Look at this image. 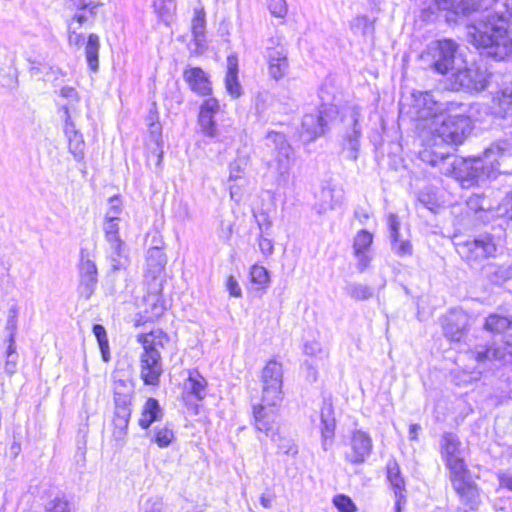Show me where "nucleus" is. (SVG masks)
<instances>
[{"label": "nucleus", "instance_id": "nucleus-1", "mask_svg": "<svg viewBox=\"0 0 512 512\" xmlns=\"http://www.w3.org/2000/svg\"><path fill=\"white\" fill-rule=\"evenodd\" d=\"M435 5L455 16L482 11L467 27L468 41L496 60L512 56V0H435Z\"/></svg>", "mask_w": 512, "mask_h": 512}, {"label": "nucleus", "instance_id": "nucleus-2", "mask_svg": "<svg viewBox=\"0 0 512 512\" xmlns=\"http://www.w3.org/2000/svg\"><path fill=\"white\" fill-rule=\"evenodd\" d=\"M420 158L439 167L442 174L453 177L462 188H470L506 173L507 170L501 168L512 158V146L507 141L493 143L482 154L468 158L425 149L420 152Z\"/></svg>", "mask_w": 512, "mask_h": 512}, {"label": "nucleus", "instance_id": "nucleus-3", "mask_svg": "<svg viewBox=\"0 0 512 512\" xmlns=\"http://www.w3.org/2000/svg\"><path fill=\"white\" fill-rule=\"evenodd\" d=\"M484 329L493 334V340L491 343H477L467 351L469 359L475 362V365L464 368L470 382L479 380L488 364H504L512 360V319L497 313L490 314L485 319Z\"/></svg>", "mask_w": 512, "mask_h": 512}, {"label": "nucleus", "instance_id": "nucleus-4", "mask_svg": "<svg viewBox=\"0 0 512 512\" xmlns=\"http://www.w3.org/2000/svg\"><path fill=\"white\" fill-rule=\"evenodd\" d=\"M261 382L262 402L252 407L253 424L257 431L270 436L274 440L277 407L283 400L282 364L275 359L269 360L262 370Z\"/></svg>", "mask_w": 512, "mask_h": 512}, {"label": "nucleus", "instance_id": "nucleus-5", "mask_svg": "<svg viewBox=\"0 0 512 512\" xmlns=\"http://www.w3.org/2000/svg\"><path fill=\"white\" fill-rule=\"evenodd\" d=\"M472 109L470 103L447 101L444 111L429 124L432 135L447 144L459 145L472 130Z\"/></svg>", "mask_w": 512, "mask_h": 512}, {"label": "nucleus", "instance_id": "nucleus-6", "mask_svg": "<svg viewBox=\"0 0 512 512\" xmlns=\"http://www.w3.org/2000/svg\"><path fill=\"white\" fill-rule=\"evenodd\" d=\"M137 340L143 346V353L140 357L141 379L145 385H158L163 373L159 349L164 347L169 341V337L161 329H156L138 335Z\"/></svg>", "mask_w": 512, "mask_h": 512}, {"label": "nucleus", "instance_id": "nucleus-7", "mask_svg": "<svg viewBox=\"0 0 512 512\" xmlns=\"http://www.w3.org/2000/svg\"><path fill=\"white\" fill-rule=\"evenodd\" d=\"M266 146L272 153V159L268 163L269 169L275 174L277 185L286 187L290 180V170L295 162L293 148L283 133L275 131L267 133Z\"/></svg>", "mask_w": 512, "mask_h": 512}, {"label": "nucleus", "instance_id": "nucleus-8", "mask_svg": "<svg viewBox=\"0 0 512 512\" xmlns=\"http://www.w3.org/2000/svg\"><path fill=\"white\" fill-rule=\"evenodd\" d=\"M338 114L339 111L335 104L322 102L314 112L306 113L303 116L300 137L309 142L324 135Z\"/></svg>", "mask_w": 512, "mask_h": 512}, {"label": "nucleus", "instance_id": "nucleus-9", "mask_svg": "<svg viewBox=\"0 0 512 512\" xmlns=\"http://www.w3.org/2000/svg\"><path fill=\"white\" fill-rule=\"evenodd\" d=\"M458 44L452 39L432 41L426 49L425 57L430 61L431 68L438 74H448L455 68Z\"/></svg>", "mask_w": 512, "mask_h": 512}, {"label": "nucleus", "instance_id": "nucleus-10", "mask_svg": "<svg viewBox=\"0 0 512 512\" xmlns=\"http://www.w3.org/2000/svg\"><path fill=\"white\" fill-rule=\"evenodd\" d=\"M265 58L268 64V74L273 80L279 81L287 75L289 60L284 36L277 34L267 39Z\"/></svg>", "mask_w": 512, "mask_h": 512}, {"label": "nucleus", "instance_id": "nucleus-11", "mask_svg": "<svg viewBox=\"0 0 512 512\" xmlns=\"http://www.w3.org/2000/svg\"><path fill=\"white\" fill-rule=\"evenodd\" d=\"M445 109V103L440 102L431 91H414L411 94V108L409 113L419 121H431L438 117Z\"/></svg>", "mask_w": 512, "mask_h": 512}, {"label": "nucleus", "instance_id": "nucleus-12", "mask_svg": "<svg viewBox=\"0 0 512 512\" xmlns=\"http://www.w3.org/2000/svg\"><path fill=\"white\" fill-rule=\"evenodd\" d=\"M79 286L78 291L81 297L86 300L94 294L98 284V269L93 253L87 248H81L79 254Z\"/></svg>", "mask_w": 512, "mask_h": 512}, {"label": "nucleus", "instance_id": "nucleus-13", "mask_svg": "<svg viewBox=\"0 0 512 512\" xmlns=\"http://www.w3.org/2000/svg\"><path fill=\"white\" fill-rule=\"evenodd\" d=\"M497 244L492 234L482 233L462 244H458V253L468 261H481L494 257Z\"/></svg>", "mask_w": 512, "mask_h": 512}, {"label": "nucleus", "instance_id": "nucleus-14", "mask_svg": "<svg viewBox=\"0 0 512 512\" xmlns=\"http://www.w3.org/2000/svg\"><path fill=\"white\" fill-rule=\"evenodd\" d=\"M440 452L450 475L468 469L464 461L461 441L455 433H443L440 439Z\"/></svg>", "mask_w": 512, "mask_h": 512}, {"label": "nucleus", "instance_id": "nucleus-15", "mask_svg": "<svg viewBox=\"0 0 512 512\" xmlns=\"http://www.w3.org/2000/svg\"><path fill=\"white\" fill-rule=\"evenodd\" d=\"M219 112L220 102L214 97H209L200 104L197 125L201 134L213 142L220 140V129L216 121Z\"/></svg>", "mask_w": 512, "mask_h": 512}, {"label": "nucleus", "instance_id": "nucleus-16", "mask_svg": "<svg viewBox=\"0 0 512 512\" xmlns=\"http://www.w3.org/2000/svg\"><path fill=\"white\" fill-rule=\"evenodd\" d=\"M488 79L487 70L474 64L458 68L452 73V84L455 89L482 91L487 87Z\"/></svg>", "mask_w": 512, "mask_h": 512}, {"label": "nucleus", "instance_id": "nucleus-17", "mask_svg": "<svg viewBox=\"0 0 512 512\" xmlns=\"http://www.w3.org/2000/svg\"><path fill=\"white\" fill-rule=\"evenodd\" d=\"M387 229L389 234L391 251L399 257H408L413 254V246L410 240L409 229L401 230V223L398 215L389 213L387 215Z\"/></svg>", "mask_w": 512, "mask_h": 512}, {"label": "nucleus", "instance_id": "nucleus-18", "mask_svg": "<svg viewBox=\"0 0 512 512\" xmlns=\"http://www.w3.org/2000/svg\"><path fill=\"white\" fill-rule=\"evenodd\" d=\"M450 480L462 504L471 510L475 509L479 503V492L470 471L466 469L454 473L450 475Z\"/></svg>", "mask_w": 512, "mask_h": 512}, {"label": "nucleus", "instance_id": "nucleus-19", "mask_svg": "<svg viewBox=\"0 0 512 512\" xmlns=\"http://www.w3.org/2000/svg\"><path fill=\"white\" fill-rule=\"evenodd\" d=\"M349 446L350 450L345 453V460L353 465H360L372 454L373 441L368 432L357 429L351 434Z\"/></svg>", "mask_w": 512, "mask_h": 512}, {"label": "nucleus", "instance_id": "nucleus-20", "mask_svg": "<svg viewBox=\"0 0 512 512\" xmlns=\"http://www.w3.org/2000/svg\"><path fill=\"white\" fill-rule=\"evenodd\" d=\"M386 478L395 498L394 512H402L407 504L406 483L395 459L388 460L386 464Z\"/></svg>", "mask_w": 512, "mask_h": 512}, {"label": "nucleus", "instance_id": "nucleus-21", "mask_svg": "<svg viewBox=\"0 0 512 512\" xmlns=\"http://www.w3.org/2000/svg\"><path fill=\"white\" fill-rule=\"evenodd\" d=\"M352 128L348 130L343 138V149L346 152V158L356 161L358 158V152L360 148V137L362 129L360 121L363 118L362 108L359 106H353L350 110L349 115Z\"/></svg>", "mask_w": 512, "mask_h": 512}, {"label": "nucleus", "instance_id": "nucleus-22", "mask_svg": "<svg viewBox=\"0 0 512 512\" xmlns=\"http://www.w3.org/2000/svg\"><path fill=\"white\" fill-rule=\"evenodd\" d=\"M336 420L330 398H324L320 410L321 446L324 451L332 448L335 437Z\"/></svg>", "mask_w": 512, "mask_h": 512}, {"label": "nucleus", "instance_id": "nucleus-23", "mask_svg": "<svg viewBox=\"0 0 512 512\" xmlns=\"http://www.w3.org/2000/svg\"><path fill=\"white\" fill-rule=\"evenodd\" d=\"M62 110L64 113V133L68 139L69 152L77 162H81L85 155V142L83 135L76 129L75 124L71 119L69 108L67 106H63Z\"/></svg>", "mask_w": 512, "mask_h": 512}, {"label": "nucleus", "instance_id": "nucleus-24", "mask_svg": "<svg viewBox=\"0 0 512 512\" xmlns=\"http://www.w3.org/2000/svg\"><path fill=\"white\" fill-rule=\"evenodd\" d=\"M105 257L112 272L125 270L129 265L128 249L122 239L105 242Z\"/></svg>", "mask_w": 512, "mask_h": 512}, {"label": "nucleus", "instance_id": "nucleus-25", "mask_svg": "<svg viewBox=\"0 0 512 512\" xmlns=\"http://www.w3.org/2000/svg\"><path fill=\"white\" fill-rule=\"evenodd\" d=\"M207 380L198 370L188 371V377L183 384V395L187 401H202L207 394Z\"/></svg>", "mask_w": 512, "mask_h": 512}, {"label": "nucleus", "instance_id": "nucleus-26", "mask_svg": "<svg viewBox=\"0 0 512 512\" xmlns=\"http://www.w3.org/2000/svg\"><path fill=\"white\" fill-rule=\"evenodd\" d=\"M183 78L191 91L199 96H209L212 86L208 74L200 67H190L184 70Z\"/></svg>", "mask_w": 512, "mask_h": 512}, {"label": "nucleus", "instance_id": "nucleus-27", "mask_svg": "<svg viewBox=\"0 0 512 512\" xmlns=\"http://www.w3.org/2000/svg\"><path fill=\"white\" fill-rule=\"evenodd\" d=\"M239 63L238 56L236 53L229 54L227 56V69L224 78L225 89L227 93L233 98H239L242 93V86L239 81Z\"/></svg>", "mask_w": 512, "mask_h": 512}, {"label": "nucleus", "instance_id": "nucleus-28", "mask_svg": "<svg viewBox=\"0 0 512 512\" xmlns=\"http://www.w3.org/2000/svg\"><path fill=\"white\" fill-rule=\"evenodd\" d=\"M467 319L464 315L451 314L444 319L443 333L451 342L460 343L466 336Z\"/></svg>", "mask_w": 512, "mask_h": 512}, {"label": "nucleus", "instance_id": "nucleus-29", "mask_svg": "<svg viewBox=\"0 0 512 512\" xmlns=\"http://www.w3.org/2000/svg\"><path fill=\"white\" fill-rule=\"evenodd\" d=\"M205 11L202 7L194 9V16L192 19V35L191 48L195 53H201L205 48V29L206 19Z\"/></svg>", "mask_w": 512, "mask_h": 512}, {"label": "nucleus", "instance_id": "nucleus-30", "mask_svg": "<svg viewBox=\"0 0 512 512\" xmlns=\"http://www.w3.org/2000/svg\"><path fill=\"white\" fill-rule=\"evenodd\" d=\"M162 417L163 410L159 404V401L153 397H150L146 400L143 406L138 424L141 429L147 430L153 423L160 421Z\"/></svg>", "mask_w": 512, "mask_h": 512}, {"label": "nucleus", "instance_id": "nucleus-31", "mask_svg": "<svg viewBox=\"0 0 512 512\" xmlns=\"http://www.w3.org/2000/svg\"><path fill=\"white\" fill-rule=\"evenodd\" d=\"M341 195H335V189L332 187H323L317 195V201L314 204V209L321 215L329 210L334 209L341 201Z\"/></svg>", "mask_w": 512, "mask_h": 512}, {"label": "nucleus", "instance_id": "nucleus-32", "mask_svg": "<svg viewBox=\"0 0 512 512\" xmlns=\"http://www.w3.org/2000/svg\"><path fill=\"white\" fill-rule=\"evenodd\" d=\"M113 392H114V404H131L132 396L134 393V386L130 379L117 378L115 374L113 376Z\"/></svg>", "mask_w": 512, "mask_h": 512}, {"label": "nucleus", "instance_id": "nucleus-33", "mask_svg": "<svg viewBox=\"0 0 512 512\" xmlns=\"http://www.w3.org/2000/svg\"><path fill=\"white\" fill-rule=\"evenodd\" d=\"M147 271L152 278L159 276L164 270L167 258L163 250L159 247H151L147 251Z\"/></svg>", "mask_w": 512, "mask_h": 512}, {"label": "nucleus", "instance_id": "nucleus-34", "mask_svg": "<svg viewBox=\"0 0 512 512\" xmlns=\"http://www.w3.org/2000/svg\"><path fill=\"white\" fill-rule=\"evenodd\" d=\"M494 103L498 105L495 112L502 118L508 119L512 116V83L503 86L493 97Z\"/></svg>", "mask_w": 512, "mask_h": 512}, {"label": "nucleus", "instance_id": "nucleus-35", "mask_svg": "<svg viewBox=\"0 0 512 512\" xmlns=\"http://www.w3.org/2000/svg\"><path fill=\"white\" fill-rule=\"evenodd\" d=\"M100 39L97 34L91 33L85 45V58L89 69L96 73L99 69Z\"/></svg>", "mask_w": 512, "mask_h": 512}, {"label": "nucleus", "instance_id": "nucleus-36", "mask_svg": "<svg viewBox=\"0 0 512 512\" xmlns=\"http://www.w3.org/2000/svg\"><path fill=\"white\" fill-rule=\"evenodd\" d=\"M151 442H154L159 448L169 447L175 440V433L172 425H156L151 431Z\"/></svg>", "mask_w": 512, "mask_h": 512}, {"label": "nucleus", "instance_id": "nucleus-37", "mask_svg": "<svg viewBox=\"0 0 512 512\" xmlns=\"http://www.w3.org/2000/svg\"><path fill=\"white\" fill-rule=\"evenodd\" d=\"M99 6V3L94 2L87 6V8H76L77 12L69 23L68 30H72L74 27L81 28L84 24L92 23Z\"/></svg>", "mask_w": 512, "mask_h": 512}, {"label": "nucleus", "instance_id": "nucleus-38", "mask_svg": "<svg viewBox=\"0 0 512 512\" xmlns=\"http://www.w3.org/2000/svg\"><path fill=\"white\" fill-rule=\"evenodd\" d=\"M153 8L159 20L169 25L176 11V2L175 0H155Z\"/></svg>", "mask_w": 512, "mask_h": 512}, {"label": "nucleus", "instance_id": "nucleus-39", "mask_svg": "<svg viewBox=\"0 0 512 512\" xmlns=\"http://www.w3.org/2000/svg\"><path fill=\"white\" fill-rule=\"evenodd\" d=\"M158 116H157V113L155 112H152L150 111L149 113V117H148V120L150 121V124H149V131H150V136L152 138V140L155 142V144L157 145V162H156V165L157 166H160L161 163H162V160H163V150L161 148V145H162V139H161V125L159 122H155V120H157Z\"/></svg>", "mask_w": 512, "mask_h": 512}, {"label": "nucleus", "instance_id": "nucleus-40", "mask_svg": "<svg viewBox=\"0 0 512 512\" xmlns=\"http://www.w3.org/2000/svg\"><path fill=\"white\" fill-rule=\"evenodd\" d=\"M350 30L355 35L367 36L369 34H373L374 32V24L366 15L356 16L350 22Z\"/></svg>", "mask_w": 512, "mask_h": 512}, {"label": "nucleus", "instance_id": "nucleus-41", "mask_svg": "<svg viewBox=\"0 0 512 512\" xmlns=\"http://www.w3.org/2000/svg\"><path fill=\"white\" fill-rule=\"evenodd\" d=\"M44 512H71V505L63 493H58L44 504Z\"/></svg>", "mask_w": 512, "mask_h": 512}, {"label": "nucleus", "instance_id": "nucleus-42", "mask_svg": "<svg viewBox=\"0 0 512 512\" xmlns=\"http://www.w3.org/2000/svg\"><path fill=\"white\" fill-rule=\"evenodd\" d=\"M92 331L97 339L103 361L108 362L110 359L109 342L104 326L101 324H94Z\"/></svg>", "mask_w": 512, "mask_h": 512}, {"label": "nucleus", "instance_id": "nucleus-43", "mask_svg": "<svg viewBox=\"0 0 512 512\" xmlns=\"http://www.w3.org/2000/svg\"><path fill=\"white\" fill-rule=\"evenodd\" d=\"M250 279L253 284L258 285L260 288H265L270 282V274L265 267L254 264L250 268Z\"/></svg>", "mask_w": 512, "mask_h": 512}, {"label": "nucleus", "instance_id": "nucleus-44", "mask_svg": "<svg viewBox=\"0 0 512 512\" xmlns=\"http://www.w3.org/2000/svg\"><path fill=\"white\" fill-rule=\"evenodd\" d=\"M348 295L355 300H367L374 294L373 288L360 283H352L346 288Z\"/></svg>", "mask_w": 512, "mask_h": 512}, {"label": "nucleus", "instance_id": "nucleus-45", "mask_svg": "<svg viewBox=\"0 0 512 512\" xmlns=\"http://www.w3.org/2000/svg\"><path fill=\"white\" fill-rule=\"evenodd\" d=\"M373 243V235L367 230H360L353 243L354 253L370 251V247Z\"/></svg>", "mask_w": 512, "mask_h": 512}, {"label": "nucleus", "instance_id": "nucleus-46", "mask_svg": "<svg viewBox=\"0 0 512 512\" xmlns=\"http://www.w3.org/2000/svg\"><path fill=\"white\" fill-rule=\"evenodd\" d=\"M418 201L430 211H434L438 206L437 195L431 187H425L419 192Z\"/></svg>", "mask_w": 512, "mask_h": 512}, {"label": "nucleus", "instance_id": "nucleus-47", "mask_svg": "<svg viewBox=\"0 0 512 512\" xmlns=\"http://www.w3.org/2000/svg\"><path fill=\"white\" fill-rule=\"evenodd\" d=\"M119 223H120V220L104 218L103 232H104L105 242L121 239L120 234H119V229H120Z\"/></svg>", "mask_w": 512, "mask_h": 512}, {"label": "nucleus", "instance_id": "nucleus-48", "mask_svg": "<svg viewBox=\"0 0 512 512\" xmlns=\"http://www.w3.org/2000/svg\"><path fill=\"white\" fill-rule=\"evenodd\" d=\"M17 318L18 308L16 305L10 307L8 311V317L6 321V330L8 331V337L6 342H14L17 334Z\"/></svg>", "mask_w": 512, "mask_h": 512}, {"label": "nucleus", "instance_id": "nucleus-49", "mask_svg": "<svg viewBox=\"0 0 512 512\" xmlns=\"http://www.w3.org/2000/svg\"><path fill=\"white\" fill-rule=\"evenodd\" d=\"M332 503L338 512H356L357 507L351 497L345 494H337L333 497Z\"/></svg>", "mask_w": 512, "mask_h": 512}, {"label": "nucleus", "instance_id": "nucleus-50", "mask_svg": "<svg viewBox=\"0 0 512 512\" xmlns=\"http://www.w3.org/2000/svg\"><path fill=\"white\" fill-rule=\"evenodd\" d=\"M303 353L318 360L325 359L328 354L316 340L306 341L303 345Z\"/></svg>", "mask_w": 512, "mask_h": 512}, {"label": "nucleus", "instance_id": "nucleus-51", "mask_svg": "<svg viewBox=\"0 0 512 512\" xmlns=\"http://www.w3.org/2000/svg\"><path fill=\"white\" fill-rule=\"evenodd\" d=\"M18 353L16 352V341L7 342L5 371L8 374L15 373L17 369Z\"/></svg>", "mask_w": 512, "mask_h": 512}, {"label": "nucleus", "instance_id": "nucleus-52", "mask_svg": "<svg viewBox=\"0 0 512 512\" xmlns=\"http://www.w3.org/2000/svg\"><path fill=\"white\" fill-rule=\"evenodd\" d=\"M273 100L272 95L267 92H259L255 98V110L259 117H262L270 108Z\"/></svg>", "mask_w": 512, "mask_h": 512}, {"label": "nucleus", "instance_id": "nucleus-53", "mask_svg": "<svg viewBox=\"0 0 512 512\" xmlns=\"http://www.w3.org/2000/svg\"><path fill=\"white\" fill-rule=\"evenodd\" d=\"M268 9L272 16L284 19L288 13L286 0H269Z\"/></svg>", "mask_w": 512, "mask_h": 512}, {"label": "nucleus", "instance_id": "nucleus-54", "mask_svg": "<svg viewBox=\"0 0 512 512\" xmlns=\"http://www.w3.org/2000/svg\"><path fill=\"white\" fill-rule=\"evenodd\" d=\"M122 213V204L118 196L109 198V208L104 218H111L113 220H120V214Z\"/></svg>", "mask_w": 512, "mask_h": 512}, {"label": "nucleus", "instance_id": "nucleus-55", "mask_svg": "<svg viewBox=\"0 0 512 512\" xmlns=\"http://www.w3.org/2000/svg\"><path fill=\"white\" fill-rule=\"evenodd\" d=\"M246 167L244 159H236L229 165V181H236L241 179Z\"/></svg>", "mask_w": 512, "mask_h": 512}, {"label": "nucleus", "instance_id": "nucleus-56", "mask_svg": "<svg viewBox=\"0 0 512 512\" xmlns=\"http://www.w3.org/2000/svg\"><path fill=\"white\" fill-rule=\"evenodd\" d=\"M275 427H276V435L274 437V442H276L277 440L280 441V443L278 444V448L281 452H283L284 454H296L297 453V450L295 449L294 445L292 444V442L288 439H282L280 437V435L278 434V427H277V423L275 422ZM266 437H269L272 441L273 439L270 437V436H267L265 434Z\"/></svg>", "mask_w": 512, "mask_h": 512}, {"label": "nucleus", "instance_id": "nucleus-57", "mask_svg": "<svg viewBox=\"0 0 512 512\" xmlns=\"http://www.w3.org/2000/svg\"><path fill=\"white\" fill-rule=\"evenodd\" d=\"M258 245L261 253L268 257L273 254L274 251V244L271 238H269V235L266 234H259L258 237Z\"/></svg>", "mask_w": 512, "mask_h": 512}, {"label": "nucleus", "instance_id": "nucleus-58", "mask_svg": "<svg viewBox=\"0 0 512 512\" xmlns=\"http://www.w3.org/2000/svg\"><path fill=\"white\" fill-rule=\"evenodd\" d=\"M467 207L474 212L484 211L486 209L485 198L482 195L474 194L468 198Z\"/></svg>", "mask_w": 512, "mask_h": 512}, {"label": "nucleus", "instance_id": "nucleus-59", "mask_svg": "<svg viewBox=\"0 0 512 512\" xmlns=\"http://www.w3.org/2000/svg\"><path fill=\"white\" fill-rule=\"evenodd\" d=\"M129 421L130 418L114 416L113 425L115 428V433L119 435H125L128 429Z\"/></svg>", "mask_w": 512, "mask_h": 512}, {"label": "nucleus", "instance_id": "nucleus-60", "mask_svg": "<svg viewBox=\"0 0 512 512\" xmlns=\"http://www.w3.org/2000/svg\"><path fill=\"white\" fill-rule=\"evenodd\" d=\"M370 251H363L354 253L356 259H357V269L360 272H363L370 264L371 257L369 255Z\"/></svg>", "mask_w": 512, "mask_h": 512}, {"label": "nucleus", "instance_id": "nucleus-61", "mask_svg": "<svg viewBox=\"0 0 512 512\" xmlns=\"http://www.w3.org/2000/svg\"><path fill=\"white\" fill-rule=\"evenodd\" d=\"M227 290L232 297H241L242 290L233 276H229L226 283Z\"/></svg>", "mask_w": 512, "mask_h": 512}, {"label": "nucleus", "instance_id": "nucleus-62", "mask_svg": "<svg viewBox=\"0 0 512 512\" xmlns=\"http://www.w3.org/2000/svg\"><path fill=\"white\" fill-rule=\"evenodd\" d=\"M302 367L306 370V378L310 382H315L318 377L317 367L314 366L312 361L305 360Z\"/></svg>", "mask_w": 512, "mask_h": 512}, {"label": "nucleus", "instance_id": "nucleus-63", "mask_svg": "<svg viewBox=\"0 0 512 512\" xmlns=\"http://www.w3.org/2000/svg\"><path fill=\"white\" fill-rule=\"evenodd\" d=\"M145 512H164L163 501L159 498L149 499L145 504Z\"/></svg>", "mask_w": 512, "mask_h": 512}, {"label": "nucleus", "instance_id": "nucleus-64", "mask_svg": "<svg viewBox=\"0 0 512 512\" xmlns=\"http://www.w3.org/2000/svg\"><path fill=\"white\" fill-rule=\"evenodd\" d=\"M256 221H257V224H258V227L260 230L259 234L270 235L268 233V230L271 227V222L268 219V216L266 214L262 213L260 216H256Z\"/></svg>", "mask_w": 512, "mask_h": 512}]
</instances>
